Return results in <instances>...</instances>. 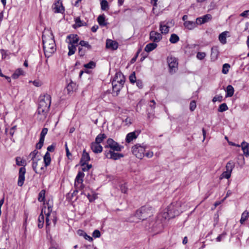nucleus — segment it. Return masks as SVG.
Segmentation results:
<instances>
[{
	"mask_svg": "<svg viewBox=\"0 0 249 249\" xmlns=\"http://www.w3.org/2000/svg\"><path fill=\"white\" fill-rule=\"evenodd\" d=\"M105 148H109V150H106L104 152L105 157L109 159L117 160L121 158L124 157V155L121 153H115L120 152L123 149L124 146L120 145L118 142L111 138H109L107 141V144L105 146Z\"/></svg>",
	"mask_w": 249,
	"mask_h": 249,
	"instance_id": "f257e3e1",
	"label": "nucleus"
},
{
	"mask_svg": "<svg viewBox=\"0 0 249 249\" xmlns=\"http://www.w3.org/2000/svg\"><path fill=\"white\" fill-rule=\"evenodd\" d=\"M43 47L46 57H49L56 51V45L53 35H42Z\"/></svg>",
	"mask_w": 249,
	"mask_h": 249,
	"instance_id": "f03ea898",
	"label": "nucleus"
},
{
	"mask_svg": "<svg viewBox=\"0 0 249 249\" xmlns=\"http://www.w3.org/2000/svg\"><path fill=\"white\" fill-rule=\"evenodd\" d=\"M51 103V97L49 94L45 95L40 100L37 108V113L41 116L40 119H44L46 117L50 109Z\"/></svg>",
	"mask_w": 249,
	"mask_h": 249,
	"instance_id": "7ed1b4c3",
	"label": "nucleus"
},
{
	"mask_svg": "<svg viewBox=\"0 0 249 249\" xmlns=\"http://www.w3.org/2000/svg\"><path fill=\"white\" fill-rule=\"evenodd\" d=\"M182 212L181 208V202L176 201L172 203L167 208L166 213H164L165 219L172 218L178 215Z\"/></svg>",
	"mask_w": 249,
	"mask_h": 249,
	"instance_id": "20e7f679",
	"label": "nucleus"
},
{
	"mask_svg": "<svg viewBox=\"0 0 249 249\" xmlns=\"http://www.w3.org/2000/svg\"><path fill=\"white\" fill-rule=\"evenodd\" d=\"M125 82V78L121 72H117L112 81V93L115 96L118 95L121 89L123 87Z\"/></svg>",
	"mask_w": 249,
	"mask_h": 249,
	"instance_id": "39448f33",
	"label": "nucleus"
},
{
	"mask_svg": "<svg viewBox=\"0 0 249 249\" xmlns=\"http://www.w3.org/2000/svg\"><path fill=\"white\" fill-rule=\"evenodd\" d=\"M152 215L151 208L147 206H143L136 212V216L139 219L144 220Z\"/></svg>",
	"mask_w": 249,
	"mask_h": 249,
	"instance_id": "423d86ee",
	"label": "nucleus"
},
{
	"mask_svg": "<svg viewBox=\"0 0 249 249\" xmlns=\"http://www.w3.org/2000/svg\"><path fill=\"white\" fill-rule=\"evenodd\" d=\"M145 148V145L138 143L132 146V152L137 158L142 159L144 157Z\"/></svg>",
	"mask_w": 249,
	"mask_h": 249,
	"instance_id": "0eeeda50",
	"label": "nucleus"
},
{
	"mask_svg": "<svg viewBox=\"0 0 249 249\" xmlns=\"http://www.w3.org/2000/svg\"><path fill=\"white\" fill-rule=\"evenodd\" d=\"M84 176L85 174L83 172H78L75 179L74 186L76 190L74 191L73 193L77 192L78 190H81L84 188V185L82 183Z\"/></svg>",
	"mask_w": 249,
	"mask_h": 249,
	"instance_id": "6e6552de",
	"label": "nucleus"
},
{
	"mask_svg": "<svg viewBox=\"0 0 249 249\" xmlns=\"http://www.w3.org/2000/svg\"><path fill=\"white\" fill-rule=\"evenodd\" d=\"M48 208H47V212H46V207L45 206L42 209H44L43 212L45 213V214L46 215V232L48 233L50 231V216H51V214H52V213L53 212V208L52 206L51 205H49V203H47Z\"/></svg>",
	"mask_w": 249,
	"mask_h": 249,
	"instance_id": "1a4fd4ad",
	"label": "nucleus"
},
{
	"mask_svg": "<svg viewBox=\"0 0 249 249\" xmlns=\"http://www.w3.org/2000/svg\"><path fill=\"white\" fill-rule=\"evenodd\" d=\"M167 60L170 69V72H175L178 69V63L177 59L175 57L171 56L168 57Z\"/></svg>",
	"mask_w": 249,
	"mask_h": 249,
	"instance_id": "9d476101",
	"label": "nucleus"
},
{
	"mask_svg": "<svg viewBox=\"0 0 249 249\" xmlns=\"http://www.w3.org/2000/svg\"><path fill=\"white\" fill-rule=\"evenodd\" d=\"M149 36L150 39L154 43L160 42L162 38L161 34L154 31L150 32Z\"/></svg>",
	"mask_w": 249,
	"mask_h": 249,
	"instance_id": "9b49d317",
	"label": "nucleus"
},
{
	"mask_svg": "<svg viewBox=\"0 0 249 249\" xmlns=\"http://www.w3.org/2000/svg\"><path fill=\"white\" fill-rule=\"evenodd\" d=\"M26 173V169L24 167H21L19 170L18 178V185L19 186H22L25 180V174Z\"/></svg>",
	"mask_w": 249,
	"mask_h": 249,
	"instance_id": "f8f14e48",
	"label": "nucleus"
},
{
	"mask_svg": "<svg viewBox=\"0 0 249 249\" xmlns=\"http://www.w3.org/2000/svg\"><path fill=\"white\" fill-rule=\"evenodd\" d=\"M43 161L45 164V167H41L40 170L44 172L46 170V167L50 164L51 161V156L49 152H47L45 153L43 157Z\"/></svg>",
	"mask_w": 249,
	"mask_h": 249,
	"instance_id": "ddd939ff",
	"label": "nucleus"
},
{
	"mask_svg": "<svg viewBox=\"0 0 249 249\" xmlns=\"http://www.w3.org/2000/svg\"><path fill=\"white\" fill-rule=\"evenodd\" d=\"M140 133V132L139 131H135L128 133L125 138V142L127 143H130L137 138Z\"/></svg>",
	"mask_w": 249,
	"mask_h": 249,
	"instance_id": "4468645a",
	"label": "nucleus"
},
{
	"mask_svg": "<svg viewBox=\"0 0 249 249\" xmlns=\"http://www.w3.org/2000/svg\"><path fill=\"white\" fill-rule=\"evenodd\" d=\"M90 160V157L88 153L84 150L82 155L80 163L81 166H85Z\"/></svg>",
	"mask_w": 249,
	"mask_h": 249,
	"instance_id": "2eb2a0df",
	"label": "nucleus"
},
{
	"mask_svg": "<svg viewBox=\"0 0 249 249\" xmlns=\"http://www.w3.org/2000/svg\"><path fill=\"white\" fill-rule=\"evenodd\" d=\"M67 38L69 39V44L75 45H76L79 40L78 36L75 34H71L67 36Z\"/></svg>",
	"mask_w": 249,
	"mask_h": 249,
	"instance_id": "dca6fc26",
	"label": "nucleus"
},
{
	"mask_svg": "<svg viewBox=\"0 0 249 249\" xmlns=\"http://www.w3.org/2000/svg\"><path fill=\"white\" fill-rule=\"evenodd\" d=\"M90 148L95 153H101L103 150V147L99 143L92 142L90 145Z\"/></svg>",
	"mask_w": 249,
	"mask_h": 249,
	"instance_id": "f3484780",
	"label": "nucleus"
},
{
	"mask_svg": "<svg viewBox=\"0 0 249 249\" xmlns=\"http://www.w3.org/2000/svg\"><path fill=\"white\" fill-rule=\"evenodd\" d=\"M106 47L113 50H116L118 47V43L111 39H107L106 41Z\"/></svg>",
	"mask_w": 249,
	"mask_h": 249,
	"instance_id": "a211bd4d",
	"label": "nucleus"
},
{
	"mask_svg": "<svg viewBox=\"0 0 249 249\" xmlns=\"http://www.w3.org/2000/svg\"><path fill=\"white\" fill-rule=\"evenodd\" d=\"M160 31L162 34H167L169 32V25L165 24V21H161L160 23Z\"/></svg>",
	"mask_w": 249,
	"mask_h": 249,
	"instance_id": "6ab92c4d",
	"label": "nucleus"
},
{
	"mask_svg": "<svg viewBox=\"0 0 249 249\" xmlns=\"http://www.w3.org/2000/svg\"><path fill=\"white\" fill-rule=\"evenodd\" d=\"M53 9L56 13H62L64 11V8L62 5V2L59 0L54 4Z\"/></svg>",
	"mask_w": 249,
	"mask_h": 249,
	"instance_id": "aec40b11",
	"label": "nucleus"
},
{
	"mask_svg": "<svg viewBox=\"0 0 249 249\" xmlns=\"http://www.w3.org/2000/svg\"><path fill=\"white\" fill-rule=\"evenodd\" d=\"M219 51L217 46H213L211 49V59L213 60H215L218 56Z\"/></svg>",
	"mask_w": 249,
	"mask_h": 249,
	"instance_id": "412c9836",
	"label": "nucleus"
},
{
	"mask_svg": "<svg viewBox=\"0 0 249 249\" xmlns=\"http://www.w3.org/2000/svg\"><path fill=\"white\" fill-rule=\"evenodd\" d=\"M242 149L243 151L244 154L246 157L249 156V143L247 142H243L241 144Z\"/></svg>",
	"mask_w": 249,
	"mask_h": 249,
	"instance_id": "4be33fe9",
	"label": "nucleus"
},
{
	"mask_svg": "<svg viewBox=\"0 0 249 249\" xmlns=\"http://www.w3.org/2000/svg\"><path fill=\"white\" fill-rule=\"evenodd\" d=\"M184 26L188 30H191L196 27L195 21L188 20L183 23Z\"/></svg>",
	"mask_w": 249,
	"mask_h": 249,
	"instance_id": "5701e85b",
	"label": "nucleus"
},
{
	"mask_svg": "<svg viewBox=\"0 0 249 249\" xmlns=\"http://www.w3.org/2000/svg\"><path fill=\"white\" fill-rule=\"evenodd\" d=\"M44 209H42L41 212L38 217V227L39 229L42 228L43 227L44 223V216L43 214Z\"/></svg>",
	"mask_w": 249,
	"mask_h": 249,
	"instance_id": "b1692460",
	"label": "nucleus"
},
{
	"mask_svg": "<svg viewBox=\"0 0 249 249\" xmlns=\"http://www.w3.org/2000/svg\"><path fill=\"white\" fill-rule=\"evenodd\" d=\"M24 74V72L22 69L21 68H18L13 73L12 75V78L16 79L18 78L20 75H23Z\"/></svg>",
	"mask_w": 249,
	"mask_h": 249,
	"instance_id": "393cba45",
	"label": "nucleus"
},
{
	"mask_svg": "<svg viewBox=\"0 0 249 249\" xmlns=\"http://www.w3.org/2000/svg\"><path fill=\"white\" fill-rule=\"evenodd\" d=\"M41 163V158L36 159V160L32 161V168L34 171L37 174H42L44 172L41 171L40 172L37 171V167L38 164V162Z\"/></svg>",
	"mask_w": 249,
	"mask_h": 249,
	"instance_id": "a878e982",
	"label": "nucleus"
},
{
	"mask_svg": "<svg viewBox=\"0 0 249 249\" xmlns=\"http://www.w3.org/2000/svg\"><path fill=\"white\" fill-rule=\"evenodd\" d=\"M29 158L31 159L32 161L36 160V159L40 158V156L38 155V152L37 150H34L33 151L31 152L28 156Z\"/></svg>",
	"mask_w": 249,
	"mask_h": 249,
	"instance_id": "bb28decb",
	"label": "nucleus"
},
{
	"mask_svg": "<svg viewBox=\"0 0 249 249\" xmlns=\"http://www.w3.org/2000/svg\"><path fill=\"white\" fill-rule=\"evenodd\" d=\"M97 21L99 24L101 26H105L107 24V23L106 21L105 16L104 14L99 16Z\"/></svg>",
	"mask_w": 249,
	"mask_h": 249,
	"instance_id": "cd10ccee",
	"label": "nucleus"
},
{
	"mask_svg": "<svg viewBox=\"0 0 249 249\" xmlns=\"http://www.w3.org/2000/svg\"><path fill=\"white\" fill-rule=\"evenodd\" d=\"M157 47V44L154 42L148 43L146 45L144 48L145 51L146 52H150L153 51Z\"/></svg>",
	"mask_w": 249,
	"mask_h": 249,
	"instance_id": "c85d7f7f",
	"label": "nucleus"
},
{
	"mask_svg": "<svg viewBox=\"0 0 249 249\" xmlns=\"http://www.w3.org/2000/svg\"><path fill=\"white\" fill-rule=\"evenodd\" d=\"M226 97H231L233 96L234 92V88L231 85H228L227 87L226 90Z\"/></svg>",
	"mask_w": 249,
	"mask_h": 249,
	"instance_id": "c756f323",
	"label": "nucleus"
},
{
	"mask_svg": "<svg viewBox=\"0 0 249 249\" xmlns=\"http://www.w3.org/2000/svg\"><path fill=\"white\" fill-rule=\"evenodd\" d=\"M106 138H107V135L105 134L100 133L97 136L94 142L100 144Z\"/></svg>",
	"mask_w": 249,
	"mask_h": 249,
	"instance_id": "7c9ffc66",
	"label": "nucleus"
},
{
	"mask_svg": "<svg viewBox=\"0 0 249 249\" xmlns=\"http://www.w3.org/2000/svg\"><path fill=\"white\" fill-rule=\"evenodd\" d=\"M234 162L232 160H230L226 164L225 167L226 171L231 173L233 169L234 168Z\"/></svg>",
	"mask_w": 249,
	"mask_h": 249,
	"instance_id": "2f4dec72",
	"label": "nucleus"
},
{
	"mask_svg": "<svg viewBox=\"0 0 249 249\" xmlns=\"http://www.w3.org/2000/svg\"><path fill=\"white\" fill-rule=\"evenodd\" d=\"M249 217V212L247 211H244L241 215V217L240 220V223L241 224H243L247 220L248 218Z\"/></svg>",
	"mask_w": 249,
	"mask_h": 249,
	"instance_id": "473e14b6",
	"label": "nucleus"
},
{
	"mask_svg": "<svg viewBox=\"0 0 249 249\" xmlns=\"http://www.w3.org/2000/svg\"><path fill=\"white\" fill-rule=\"evenodd\" d=\"M179 40V38L178 36L175 34H172L171 35V36L169 39V41L171 43L175 44L177 43Z\"/></svg>",
	"mask_w": 249,
	"mask_h": 249,
	"instance_id": "72a5a7b5",
	"label": "nucleus"
},
{
	"mask_svg": "<svg viewBox=\"0 0 249 249\" xmlns=\"http://www.w3.org/2000/svg\"><path fill=\"white\" fill-rule=\"evenodd\" d=\"M226 33L227 32H223L219 36V40L220 42L223 44H225L227 42Z\"/></svg>",
	"mask_w": 249,
	"mask_h": 249,
	"instance_id": "f704fd0d",
	"label": "nucleus"
},
{
	"mask_svg": "<svg viewBox=\"0 0 249 249\" xmlns=\"http://www.w3.org/2000/svg\"><path fill=\"white\" fill-rule=\"evenodd\" d=\"M69 52L68 55L71 56L76 51V45L69 44L68 45Z\"/></svg>",
	"mask_w": 249,
	"mask_h": 249,
	"instance_id": "c9c22d12",
	"label": "nucleus"
},
{
	"mask_svg": "<svg viewBox=\"0 0 249 249\" xmlns=\"http://www.w3.org/2000/svg\"><path fill=\"white\" fill-rule=\"evenodd\" d=\"M101 9L103 11L107 10L109 9V6L107 0H102L101 1Z\"/></svg>",
	"mask_w": 249,
	"mask_h": 249,
	"instance_id": "e433bc0d",
	"label": "nucleus"
},
{
	"mask_svg": "<svg viewBox=\"0 0 249 249\" xmlns=\"http://www.w3.org/2000/svg\"><path fill=\"white\" fill-rule=\"evenodd\" d=\"M201 17L204 24L210 21L212 19V16L209 14L205 15Z\"/></svg>",
	"mask_w": 249,
	"mask_h": 249,
	"instance_id": "4c0bfd02",
	"label": "nucleus"
},
{
	"mask_svg": "<svg viewBox=\"0 0 249 249\" xmlns=\"http://www.w3.org/2000/svg\"><path fill=\"white\" fill-rule=\"evenodd\" d=\"M45 198V191L42 190L38 194V200L39 202L44 201Z\"/></svg>",
	"mask_w": 249,
	"mask_h": 249,
	"instance_id": "58836bf2",
	"label": "nucleus"
},
{
	"mask_svg": "<svg viewBox=\"0 0 249 249\" xmlns=\"http://www.w3.org/2000/svg\"><path fill=\"white\" fill-rule=\"evenodd\" d=\"M228 109V107L226 103L221 104L218 108V111L220 112L225 111Z\"/></svg>",
	"mask_w": 249,
	"mask_h": 249,
	"instance_id": "ea45409f",
	"label": "nucleus"
},
{
	"mask_svg": "<svg viewBox=\"0 0 249 249\" xmlns=\"http://www.w3.org/2000/svg\"><path fill=\"white\" fill-rule=\"evenodd\" d=\"M129 80L131 83L134 84L137 80L136 77L135 72H133L129 76Z\"/></svg>",
	"mask_w": 249,
	"mask_h": 249,
	"instance_id": "a19ab883",
	"label": "nucleus"
},
{
	"mask_svg": "<svg viewBox=\"0 0 249 249\" xmlns=\"http://www.w3.org/2000/svg\"><path fill=\"white\" fill-rule=\"evenodd\" d=\"M230 68V64L225 63L223 65L222 73L224 74H227L229 72V68Z\"/></svg>",
	"mask_w": 249,
	"mask_h": 249,
	"instance_id": "79ce46f5",
	"label": "nucleus"
},
{
	"mask_svg": "<svg viewBox=\"0 0 249 249\" xmlns=\"http://www.w3.org/2000/svg\"><path fill=\"white\" fill-rule=\"evenodd\" d=\"M231 176V173L228 171L223 172L220 176V178H227L229 179Z\"/></svg>",
	"mask_w": 249,
	"mask_h": 249,
	"instance_id": "37998d69",
	"label": "nucleus"
},
{
	"mask_svg": "<svg viewBox=\"0 0 249 249\" xmlns=\"http://www.w3.org/2000/svg\"><path fill=\"white\" fill-rule=\"evenodd\" d=\"M79 45H80L82 47H85L87 48V49L89 50H90L92 48L91 46L90 45L88 42L84 40L80 41L79 42Z\"/></svg>",
	"mask_w": 249,
	"mask_h": 249,
	"instance_id": "c03bdc74",
	"label": "nucleus"
},
{
	"mask_svg": "<svg viewBox=\"0 0 249 249\" xmlns=\"http://www.w3.org/2000/svg\"><path fill=\"white\" fill-rule=\"evenodd\" d=\"M52 220L54 226L55 225L56 222H57V217L56 216V213L55 212H53L52 213V214H51V216H50V220Z\"/></svg>",
	"mask_w": 249,
	"mask_h": 249,
	"instance_id": "a18cd8bd",
	"label": "nucleus"
},
{
	"mask_svg": "<svg viewBox=\"0 0 249 249\" xmlns=\"http://www.w3.org/2000/svg\"><path fill=\"white\" fill-rule=\"evenodd\" d=\"M75 23L78 27H81L82 26L85 25L86 24L85 22L82 21L79 17H77L75 19Z\"/></svg>",
	"mask_w": 249,
	"mask_h": 249,
	"instance_id": "49530a36",
	"label": "nucleus"
},
{
	"mask_svg": "<svg viewBox=\"0 0 249 249\" xmlns=\"http://www.w3.org/2000/svg\"><path fill=\"white\" fill-rule=\"evenodd\" d=\"M48 128H43L42 129V131H41L40 135V139L45 140V137L48 132Z\"/></svg>",
	"mask_w": 249,
	"mask_h": 249,
	"instance_id": "de8ad7c7",
	"label": "nucleus"
},
{
	"mask_svg": "<svg viewBox=\"0 0 249 249\" xmlns=\"http://www.w3.org/2000/svg\"><path fill=\"white\" fill-rule=\"evenodd\" d=\"M84 67L87 69H93L95 67V63L93 61H90L89 63L85 64Z\"/></svg>",
	"mask_w": 249,
	"mask_h": 249,
	"instance_id": "09e8293b",
	"label": "nucleus"
},
{
	"mask_svg": "<svg viewBox=\"0 0 249 249\" xmlns=\"http://www.w3.org/2000/svg\"><path fill=\"white\" fill-rule=\"evenodd\" d=\"M206 55V53L204 52H198L196 54V58L198 59L202 60L205 57Z\"/></svg>",
	"mask_w": 249,
	"mask_h": 249,
	"instance_id": "8fccbe9b",
	"label": "nucleus"
},
{
	"mask_svg": "<svg viewBox=\"0 0 249 249\" xmlns=\"http://www.w3.org/2000/svg\"><path fill=\"white\" fill-rule=\"evenodd\" d=\"M16 164L18 166H24L25 161L21 160L20 157L16 158Z\"/></svg>",
	"mask_w": 249,
	"mask_h": 249,
	"instance_id": "3c124183",
	"label": "nucleus"
},
{
	"mask_svg": "<svg viewBox=\"0 0 249 249\" xmlns=\"http://www.w3.org/2000/svg\"><path fill=\"white\" fill-rule=\"evenodd\" d=\"M44 142V140L40 138L39 142L37 143L36 144V148L38 149H40L43 145Z\"/></svg>",
	"mask_w": 249,
	"mask_h": 249,
	"instance_id": "603ef678",
	"label": "nucleus"
},
{
	"mask_svg": "<svg viewBox=\"0 0 249 249\" xmlns=\"http://www.w3.org/2000/svg\"><path fill=\"white\" fill-rule=\"evenodd\" d=\"M196 103L195 101H192L190 104V109L191 111H194L196 108Z\"/></svg>",
	"mask_w": 249,
	"mask_h": 249,
	"instance_id": "864d4df0",
	"label": "nucleus"
},
{
	"mask_svg": "<svg viewBox=\"0 0 249 249\" xmlns=\"http://www.w3.org/2000/svg\"><path fill=\"white\" fill-rule=\"evenodd\" d=\"M223 97L221 95L215 96L213 99V102H215L218 101L221 102L222 101Z\"/></svg>",
	"mask_w": 249,
	"mask_h": 249,
	"instance_id": "5fc2aeb1",
	"label": "nucleus"
},
{
	"mask_svg": "<svg viewBox=\"0 0 249 249\" xmlns=\"http://www.w3.org/2000/svg\"><path fill=\"white\" fill-rule=\"evenodd\" d=\"M82 167H83L82 168V171L83 172H86V171H89L92 167V165L89 164L87 163L85 166H82Z\"/></svg>",
	"mask_w": 249,
	"mask_h": 249,
	"instance_id": "6e6d98bb",
	"label": "nucleus"
},
{
	"mask_svg": "<svg viewBox=\"0 0 249 249\" xmlns=\"http://www.w3.org/2000/svg\"><path fill=\"white\" fill-rule=\"evenodd\" d=\"M120 190L122 193H126L127 191V188L125 184H122L120 186Z\"/></svg>",
	"mask_w": 249,
	"mask_h": 249,
	"instance_id": "4d7b16f0",
	"label": "nucleus"
},
{
	"mask_svg": "<svg viewBox=\"0 0 249 249\" xmlns=\"http://www.w3.org/2000/svg\"><path fill=\"white\" fill-rule=\"evenodd\" d=\"M195 22L196 26H197V25H200L204 24L203 21L202 20V18L201 17L196 18Z\"/></svg>",
	"mask_w": 249,
	"mask_h": 249,
	"instance_id": "13d9d810",
	"label": "nucleus"
},
{
	"mask_svg": "<svg viewBox=\"0 0 249 249\" xmlns=\"http://www.w3.org/2000/svg\"><path fill=\"white\" fill-rule=\"evenodd\" d=\"M65 149H66V155H67V157L68 158V159H70V157L71 156V154L69 151L67 142H66L65 143Z\"/></svg>",
	"mask_w": 249,
	"mask_h": 249,
	"instance_id": "bf43d9fd",
	"label": "nucleus"
},
{
	"mask_svg": "<svg viewBox=\"0 0 249 249\" xmlns=\"http://www.w3.org/2000/svg\"><path fill=\"white\" fill-rule=\"evenodd\" d=\"M92 236L95 238L100 237L101 236V233L99 230H96L93 232Z\"/></svg>",
	"mask_w": 249,
	"mask_h": 249,
	"instance_id": "052dcab7",
	"label": "nucleus"
},
{
	"mask_svg": "<svg viewBox=\"0 0 249 249\" xmlns=\"http://www.w3.org/2000/svg\"><path fill=\"white\" fill-rule=\"evenodd\" d=\"M135 83H136V85L139 89L142 88L143 83L141 80L138 79L136 81V82Z\"/></svg>",
	"mask_w": 249,
	"mask_h": 249,
	"instance_id": "680f3d73",
	"label": "nucleus"
},
{
	"mask_svg": "<svg viewBox=\"0 0 249 249\" xmlns=\"http://www.w3.org/2000/svg\"><path fill=\"white\" fill-rule=\"evenodd\" d=\"M165 24L169 25V28L172 27L174 25V21L173 19L169 20L168 21H164Z\"/></svg>",
	"mask_w": 249,
	"mask_h": 249,
	"instance_id": "e2e57ef3",
	"label": "nucleus"
},
{
	"mask_svg": "<svg viewBox=\"0 0 249 249\" xmlns=\"http://www.w3.org/2000/svg\"><path fill=\"white\" fill-rule=\"evenodd\" d=\"M153 156V152L151 151H148L144 153V156H146L148 158H151Z\"/></svg>",
	"mask_w": 249,
	"mask_h": 249,
	"instance_id": "0e129e2a",
	"label": "nucleus"
},
{
	"mask_svg": "<svg viewBox=\"0 0 249 249\" xmlns=\"http://www.w3.org/2000/svg\"><path fill=\"white\" fill-rule=\"evenodd\" d=\"M30 83L32 82L33 83V84L36 87H40L41 85V83L38 80H35L34 81H30Z\"/></svg>",
	"mask_w": 249,
	"mask_h": 249,
	"instance_id": "69168bd1",
	"label": "nucleus"
},
{
	"mask_svg": "<svg viewBox=\"0 0 249 249\" xmlns=\"http://www.w3.org/2000/svg\"><path fill=\"white\" fill-rule=\"evenodd\" d=\"M78 53L79 54L80 56H83L84 55L85 53V51L83 49V48L81 47H79L78 48Z\"/></svg>",
	"mask_w": 249,
	"mask_h": 249,
	"instance_id": "338daca9",
	"label": "nucleus"
},
{
	"mask_svg": "<svg viewBox=\"0 0 249 249\" xmlns=\"http://www.w3.org/2000/svg\"><path fill=\"white\" fill-rule=\"evenodd\" d=\"M240 16L243 17H247L248 16H249V10L244 11Z\"/></svg>",
	"mask_w": 249,
	"mask_h": 249,
	"instance_id": "774afa93",
	"label": "nucleus"
}]
</instances>
